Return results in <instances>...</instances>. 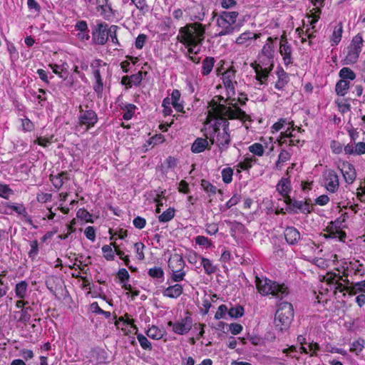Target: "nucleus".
Returning <instances> with one entry per match:
<instances>
[{
  "instance_id": "nucleus-1",
  "label": "nucleus",
  "mask_w": 365,
  "mask_h": 365,
  "mask_svg": "<svg viewBox=\"0 0 365 365\" xmlns=\"http://www.w3.org/2000/svg\"><path fill=\"white\" fill-rule=\"evenodd\" d=\"M205 34V26L200 23L195 22L181 27L177 38L180 43L188 47L189 54H197L199 49L195 51L194 48L202 43Z\"/></svg>"
},
{
  "instance_id": "nucleus-2",
  "label": "nucleus",
  "mask_w": 365,
  "mask_h": 365,
  "mask_svg": "<svg viewBox=\"0 0 365 365\" xmlns=\"http://www.w3.org/2000/svg\"><path fill=\"white\" fill-rule=\"evenodd\" d=\"M209 106L211 109L209 110L208 116L212 118L222 115H227L230 119L247 120L250 118L245 111L235 105H233L235 109H232V107H227L226 105L217 103L212 99L209 103Z\"/></svg>"
},
{
  "instance_id": "nucleus-3",
  "label": "nucleus",
  "mask_w": 365,
  "mask_h": 365,
  "mask_svg": "<svg viewBox=\"0 0 365 365\" xmlns=\"http://www.w3.org/2000/svg\"><path fill=\"white\" fill-rule=\"evenodd\" d=\"M255 283L258 292L262 295L272 294L276 298L282 299L288 294L287 288L284 284H279L267 277H256Z\"/></svg>"
},
{
  "instance_id": "nucleus-4",
  "label": "nucleus",
  "mask_w": 365,
  "mask_h": 365,
  "mask_svg": "<svg viewBox=\"0 0 365 365\" xmlns=\"http://www.w3.org/2000/svg\"><path fill=\"white\" fill-rule=\"evenodd\" d=\"M294 318V309L291 303L281 302L275 312L274 324L277 329L282 331L289 329Z\"/></svg>"
},
{
  "instance_id": "nucleus-5",
  "label": "nucleus",
  "mask_w": 365,
  "mask_h": 365,
  "mask_svg": "<svg viewBox=\"0 0 365 365\" xmlns=\"http://www.w3.org/2000/svg\"><path fill=\"white\" fill-rule=\"evenodd\" d=\"M226 117L228 118L227 115H222L215 117L214 118L216 119V122L214 125L209 126V128L207 129L205 135L210 139L212 144H214L215 143L214 135L217 133V132L220 131V125L222 128V132L229 131L230 123Z\"/></svg>"
},
{
  "instance_id": "nucleus-6",
  "label": "nucleus",
  "mask_w": 365,
  "mask_h": 365,
  "mask_svg": "<svg viewBox=\"0 0 365 365\" xmlns=\"http://www.w3.org/2000/svg\"><path fill=\"white\" fill-rule=\"evenodd\" d=\"M78 125L81 126H86V130H88L91 128L93 127L98 122V115L96 113L91 110L87 109L83 110L82 106H79V115L78 117Z\"/></svg>"
},
{
  "instance_id": "nucleus-7",
  "label": "nucleus",
  "mask_w": 365,
  "mask_h": 365,
  "mask_svg": "<svg viewBox=\"0 0 365 365\" xmlns=\"http://www.w3.org/2000/svg\"><path fill=\"white\" fill-rule=\"evenodd\" d=\"M187 316L180 320L173 322L169 321L168 325L173 327V331L178 334L184 335L190 331L192 327V319L189 312Z\"/></svg>"
},
{
  "instance_id": "nucleus-8",
  "label": "nucleus",
  "mask_w": 365,
  "mask_h": 365,
  "mask_svg": "<svg viewBox=\"0 0 365 365\" xmlns=\"http://www.w3.org/2000/svg\"><path fill=\"white\" fill-rule=\"evenodd\" d=\"M108 26L105 22L97 24L93 31V41L96 44L104 45L108 39Z\"/></svg>"
},
{
  "instance_id": "nucleus-9",
  "label": "nucleus",
  "mask_w": 365,
  "mask_h": 365,
  "mask_svg": "<svg viewBox=\"0 0 365 365\" xmlns=\"http://www.w3.org/2000/svg\"><path fill=\"white\" fill-rule=\"evenodd\" d=\"M325 187L328 191L335 192L339 186V178L333 170H327L324 174Z\"/></svg>"
},
{
  "instance_id": "nucleus-10",
  "label": "nucleus",
  "mask_w": 365,
  "mask_h": 365,
  "mask_svg": "<svg viewBox=\"0 0 365 365\" xmlns=\"http://www.w3.org/2000/svg\"><path fill=\"white\" fill-rule=\"evenodd\" d=\"M279 53L283 56L284 63L287 66L292 63V47L287 42L286 36H281Z\"/></svg>"
},
{
  "instance_id": "nucleus-11",
  "label": "nucleus",
  "mask_w": 365,
  "mask_h": 365,
  "mask_svg": "<svg viewBox=\"0 0 365 365\" xmlns=\"http://www.w3.org/2000/svg\"><path fill=\"white\" fill-rule=\"evenodd\" d=\"M310 200H307L305 202L294 200L289 209L286 210L290 213H297L299 211L304 214L311 213L312 209L310 207Z\"/></svg>"
},
{
  "instance_id": "nucleus-12",
  "label": "nucleus",
  "mask_w": 365,
  "mask_h": 365,
  "mask_svg": "<svg viewBox=\"0 0 365 365\" xmlns=\"http://www.w3.org/2000/svg\"><path fill=\"white\" fill-rule=\"evenodd\" d=\"M235 77V71L233 68L227 69L222 74V81L225 87L227 89V95H235V90L232 83L233 78Z\"/></svg>"
},
{
  "instance_id": "nucleus-13",
  "label": "nucleus",
  "mask_w": 365,
  "mask_h": 365,
  "mask_svg": "<svg viewBox=\"0 0 365 365\" xmlns=\"http://www.w3.org/2000/svg\"><path fill=\"white\" fill-rule=\"evenodd\" d=\"M340 170L343 174L345 181L349 184H351L356 177L354 165L348 162H345L342 163Z\"/></svg>"
},
{
  "instance_id": "nucleus-14",
  "label": "nucleus",
  "mask_w": 365,
  "mask_h": 365,
  "mask_svg": "<svg viewBox=\"0 0 365 365\" xmlns=\"http://www.w3.org/2000/svg\"><path fill=\"white\" fill-rule=\"evenodd\" d=\"M284 235L286 242L290 245H296L300 240L301 235L299 230L292 226L285 228Z\"/></svg>"
},
{
  "instance_id": "nucleus-15",
  "label": "nucleus",
  "mask_w": 365,
  "mask_h": 365,
  "mask_svg": "<svg viewBox=\"0 0 365 365\" xmlns=\"http://www.w3.org/2000/svg\"><path fill=\"white\" fill-rule=\"evenodd\" d=\"M97 10L101 11V14L106 19H108L115 14L111 4H108V0H96Z\"/></svg>"
},
{
  "instance_id": "nucleus-16",
  "label": "nucleus",
  "mask_w": 365,
  "mask_h": 365,
  "mask_svg": "<svg viewBox=\"0 0 365 365\" xmlns=\"http://www.w3.org/2000/svg\"><path fill=\"white\" fill-rule=\"evenodd\" d=\"M217 145L221 152L226 150L230 144V135L229 132H217Z\"/></svg>"
},
{
  "instance_id": "nucleus-17",
  "label": "nucleus",
  "mask_w": 365,
  "mask_h": 365,
  "mask_svg": "<svg viewBox=\"0 0 365 365\" xmlns=\"http://www.w3.org/2000/svg\"><path fill=\"white\" fill-rule=\"evenodd\" d=\"M7 207L11 208L17 214L22 215L26 222L33 225V220L31 216L28 215L26 208L24 207L23 204L9 203L7 204Z\"/></svg>"
},
{
  "instance_id": "nucleus-18",
  "label": "nucleus",
  "mask_w": 365,
  "mask_h": 365,
  "mask_svg": "<svg viewBox=\"0 0 365 365\" xmlns=\"http://www.w3.org/2000/svg\"><path fill=\"white\" fill-rule=\"evenodd\" d=\"M183 292V288L181 284H175L172 286H169L163 291L164 297L175 299L180 297Z\"/></svg>"
},
{
  "instance_id": "nucleus-19",
  "label": "nucleus",
  "mask_w": 365,
  "mask_h": 365,
  "mask_svg": "<svg viewBox=\"0 0 365 365\" xmlns=\"http://www.w3.org/2000/svg\"><path fill=\"white\" fill-rule=\"evenodd\" d=\"M173 259L178 263L180 270L173 271V274L172 275V279L174 282H178L183 279L185 272H182L181 269L185 265V262L182 259V257L180 255H175L173 257Z\"/></svg>"
},
{
  "instance_id": "nucleus-20",
  "label": "nucleus",
  "mask_w": 365,
  "mask_h": 365,
  "mask_svg": "<svg viewBox=\"0 0 365 365\" xmlns=\"http://www.w3.org/2000/svg\"><path fill=\"white\" fill-rule=\"evenodd\" d=\"M217 24L219 27H220L222 29L217 34L219 36H225L228 34H231L233 33L235 28L232 26V24L226 22L222 19H220V17L217 19Z\"/></svg>"
},
{
  "instance_id": "nucleus-21",
  "label": "nucleus",
  "mask_w": 365,
  "mask_h": 365,
  "mask_svg": "<svg viewBox=\"0 0 365 365\" xmlns=\"http://www.w3.org/2000/svg\"><path fill=\"white\" fill-rule=\"evenodd\" d=\"M206 138H197L191 146V150L194 153H200L203 152L208 145V142Z\"/></svg>"
},
{
  "instance_id": "nucleus-22",
  "label": "nucleus",
  "mask_w": 365,
  "mask_h": 365,
  "mask_svg": "<svg viewBox=\"0 0 365 365\" xmlns=\"http://www.w3.org/2000/svg\"><path fill=\"white\" fill-rule=\"evenodd\" d=\"M259 37V35L254 34L250 31H246L240 34V36L236 39V43L239 45H244L246 44L248 46L250 43H247L248 42H250L253 39H257Z\"/></svg>"
},
{
  "instance_id": "nucleus-23",
  "label": "nucleus",
  "mask_w": 365,
  "mask_h": 365,
  "mask_svg": "<svg viewBox=\"0 0 365 365\" xmlns=\"http://www.w3.org/2000/svg\"><path fill=\"white\" fill-rule=\"evenodd\" d=\"M277 190L282 196L287 195L291 190L289 178H282L277 185Z\"/></svg>"
},
{
  "instance_id": "nucleus-24",
  "label": "nucleus",
  "mask_w": 365,
  "mask_h": 365,
  "mask_svg": "<svg viewBox=\"0 0 365 365\" xmlns=\"http://www.w3.org/2000/svg\"><path fill=\"white\" fill-rule=\"evenodd\" d=\"M93 76L96 79V84L93 86V90L97 93L98 97H101V94L103 90V83L100 71L98 69L94 70Z\"/></svg>"
},
{
  "instance_id": "nucleus-25",
  "label": "nucleus",
  "mask_w": 365,
  "mask_h": 365,
  "mask_svg": "<svg viewBox=\"0 0 365 365\" xmlns=\"http://www.w3.org/2000/svg\"><path fill=\"white\" fill-rule=\"evenodd\" d=\"M256 73V79L260 82V84L264 83V80H266L268 77L271 68H262L260 65H257L255 68Z\"/></svg>"
},
{
  "instance_id": "nucleus-26",
  "label": "nucleus",
  "mask_w": 365,
  "mask_h": 365,
  "mask_svg": "<svg viewBox=\"0 0 365 365\" xmlns=\"http://www.w3.org/2000/svg\"><path fill=\"white\" fill-rule=\"evenodd\" d=\"M347 49L348 51L345 60L349 63H356L358 60L359 53H361V50L350 46H348Z\"/></svg>"
},
{
  "instance_id": "nucleus-27",
  "label": "nucleus",
  "mask_w": 365,
  "mask_h": 365,
  "mask_svg": "<svg viewBox=\"0 0 365 365\" xmlns=\"http://www.w3.org/2000/svg\"><path fill=\"white\" fill-rule=\"evenodd\" d=\"M343 33V24L342 22H339L334 28L333 34L331 37V46L337 45L342 36Z\"/></svg>"
},
{
  "instance_id": "nucleus-28",
  "label": "nucleus",
  "mask_w": 365,
  "mask_h": 365,
  "mask_svg": "<svg viewBox=\"0 0 365 365\" xmlns=\"http://www.w3.org/2000/svg\"><path fill=\"white\" fill-rule=\"evenodd\" d=\"M349 81L339 80L335 86V92L338 96H344L349 88Z\"/></svg>"
},
{
  "instance_id": "nucleus-29",
  "label": "nucleus",
  "mask_w": 365,
  "mask_h": 365,
  "mask_svg": "<svg viewBox=\"0 0 365 365\" xmlns=\"http://www.w3.org/2000/svg\"><path fill=\"white\" fill-rule=\"evenodd\" d=\"M215 60L213 57L207 56L202 61V76L209 75L214 66Z\"/></svg>"
},
{
  "instance_id": "nucleus-30",
  "label": "nucleus",
  "mask_w": 365,
  "mask_h": 365,
  "mask_svg": "<svg viewBox=\"0 0 365 365\" xmlns=\"http://www.w3.org/2000/svg\"><path fill=\"white\" fill-rule=\"evenodd\" d=\"M165 332L163 329H160L156 326H152L146 331V334L151 339L158 340L163 337Z\"/></svg>"
},
{
  "instance_id": "nucleus-31",
  "label": "nucleus",
  "mask_w": 365,
  "mask_h": 365,
  "mask_svg": "<svg viewBox=\"0 0 365 365\" xmlns=\"http://www.w3.org/2000/svg\"><path fill=\"white\" fill-rule=\"evenodd\" d=\"M238 15L237 11H222L219 17L233 25L236 22Z\"/></svg>"
},
{
  "instance_id": "nucleus-32",
  "label": "nucleus",
  "mask_w": 365,
  "mask_h": 365,
  "mask_svg": "<svg viewBox=\"0 0 365 365\" xmlns=\"http://www.w3.org/2000/svg\"><path fill=\"white\" fill-rule=\"evenodd\" d=\"M341 80L353 81L356 78V73L349 67L342 68L339 73Z\"/></svg>"
},
{
  "instance_id": "nucleus-33",
  "label": "nucleus",
  "mask_w": 365,
  "mask_h": 365,
  "mask_svg": "<svg viewBox=\"0 0 365 365\" xmlns=\"http://www.w3.org/2000/svg\"><path fill=\"white\" fill-rule=\"evenodd\" d=\"M33 309L31 307H27L22 308L20 312H16V314H19V318L18 321L24 324H26L31 319V314L29 312H31Z\"/></svg>"
},
{
  "instance_id": "nucleus-34",
  "label": "nucleus",
  "mask_w": 365,
  "mask_h": 365,
  "mask_svg": "<svg viewBox=\"0 0 365 365\" xmlns=\"http://www.w3.org/2000/svg\"><path fill=\"white\" fill-rule=\"evenodd\" d=\"M364 339L359 338L351 344L350 351L354 352L356 355H358L359 353L362 351L363 349L364 348Z\"/></svg>"
},
{
  "instance_id": "nucleus-35",
  "label": "nucleus",
  "mask_w": 365,
  "mask_h": 365,
  "mask_svg": "<svg viewBox=\"0 0 365 365\" xmlns=\"http://www.w3.org/2000/svg\"><path fill=\"white\" fill-rule=\"evenodd\" d=\"M27 283L25 281H21L16 284L15 287L16 295L19 298H24L27 291Z\"/></svg>"
},
{
  "instance_id": "nucleus-36",
  "label": "nucleus",
  "mask_w": 365,
  "mask_h": 365,
  "mask_svg": "<svg viewBox=\"0 0 365 365\" xmlns=\"http://www.w3.org/2000/svg\"><path fill=\"white\" fill-rule=\"evenodd\" d=\"M201 264L205 269V272L207 274H211L216 271V268L212 265L211 261L204 257H200Z\"/></svg>"
},
{
  "instance_id": "nucleus-37",
  "label": "nucleus",
  "mask_w": 365,
  "mask_h": 365,
  "mask_svg": "<svg viewBox=\"0 0 365 365\" xmlns=\"http://www.w3.org/2000/svg\"><path fill=\"white\" fill-rule=\"evenodd\" d=\"M175 216V209L168 208L164 211L159 217L158 220L160 222H168L170 221Z\"/></svg>"
},
{
  "instance_id": "nucleus-38",
  "label": "nucleus",
  "mask_w": 365,
  "mask_h": 365,
  "mask_svg": "<svg viewBox=\"0 0 365 365\" xmlns=\"http://www.w3.org/2000/svg\"><path fill=\"white\" fill-rule=\"evenodd\" d=\"M148 273L152 278L160 279L161 281H163L164 278V272L160 267H154L149 269Z\"/></svg>"
},
{
  "instance_id": "nucleus-39",
  "label": "nucleus",
  "mask_w": 365,
  "mask_h": 365,
  "mask_svg": "<svg viewBox=\"0 0 365 365\" xmlns=\"http://www.w3.org/2000/svg\"><path fill=\"white\" fill-rule=\"evenodd\" d=\"M131 2L136 6L140 11L145 14L149 11V6L148 5L146 0H130Z\"/></svg>"
},
{
  "instance_id": "nucleus-40",
  "label": "nucleus",
  "mask_w": 365,
  "mask_h": 365,
  "mask_svg": "<svg viewBox=\"0 0 365 365\" xmlns=\"http://www.w3.org/2000/svg\"><path fill=\"white\" fill-rule=\"evenodd\" d=\"M63 175H66V173L65 172H62L59 174H58L57 175H51V180L52 182V184L53 185L57 188V189H60L63 185Z\"/></svg>"
},
{
  "instance_id": "nucleus-41",
  "label": "nucleus",
  "mask_w": 365,
  "mask_h": 365,
  "mask_svg": "<svg viewBox=\"0 0 365 365\" xmlns=\"http://www.w3.org/2000/svg\"><path fill=\"white\" fill-rule=\"evenodd\" d=\"M244 308L242 306L238 305L235 307L231 308L228 311V314L231 318H239L243 316L244 314Z\"/></svg>"
},
{
  "instance_id": "nucleus-42",
  "label": "nucleus",
  "mask_w": 365,
  "mask_h": 365,
  "mask_svg": "<svg viewBox=\"0 0 365 365\" xmlns=\"http://www.w3.org/2000/svg\"><path fill=\"white\" fill-rule=\"evenodd\" d=\"M137 339L140 343V346L145 350H151L152 345L148 339L142 334H136Z\"/></svg>"
},
{
  "instance_id": "nucleus-43",
  "label": "nucleus",
  "mask_w": 365,
  "mask_h": 365,
  "mask_svg": "<svg viewBox=\"0 0 365 365\" xmlns=\"http://www.w3.org/2000/svg\"><path fill=\"white\" fill-rule=\"evenodd\" d=\"M288 83V76L286 73L282 71V74H279L278 81L275 83V88L278 90L282 89Z\"/></svg>"
},
{
  "instance_id": "nucleus-44",
  "label": "nucleus",
  "mask_w": 365,
  "mask_h": 365,
  "mask_svg": "<svg viewBox=\"0 0 365 365\" xmlns=\"http://www.w3.org/2000/svg\"><path fill=\"white\" fill-rule=\"evenodd\" d=\"M233 170L231 168H225L222 170V178L225 183H230L232 180Z\"/></svg>"
},
{
  "instance_id": "nucleus-45",
  "label": "nucleus",
  "mask_w": 365,
  "mask_h": 365,
  "mask_svg": "<svg viewBox=\"0 0 365 365\" xmlns=\"http://www.w3.org/2000/svg\"><path fill=\"white\" fill-rule=\"evenodd\" d=\"M118 29V26L116 25L110 26L108 29V37H110L112 43L120 46V43L117 38V31Z\"/></svg>"
},
{
  "instance_id": "nucleus-46",
  "label": "nucleus",
  "mask_w": 365,
  "mask_h": 365,
  "mask_svg": "<svg viewBox=\"0 0 365 365\" xmlns=\"http://www.w3.org/2000/svg\"><path fill=\"white\" fill-rule=\"evenodd\" d=\"M201 186L203 190L207 192L212 195H215L217 192V187L211 184L208 180H201Z\"/></svg>"
},
{
  "instance_id": "nucleus-47",
  "label": "nucleus",
  "mask_w": 365,
  "mask_h": 365,
  "mask_svg": "<svg viewBox=\"0 0 365 365\" xmlns=\"http://www.w3.org/2000/svg\"><path fill=\"white\" fill-rule=\"evenodd\" d=\"M268 41L270 43H267L262 48V53L266 56L267 58H272L274 53L273 46L272 45V38L271 37L268 38Z\"/></svg>"
},
{
  "instance_id": "nucleus-48",
  "label": "nucleus",
  "mask_w": 365,
  "mask_h": 365,
  "mask_svg": "<svg viewBox=\"0 0 365 365\" xmlns=\"http://www.w3.org/2000/svg\"><path fill=\"white\" fill-rule=\"evenodd\" d=\"M249 150L252 153H253L257 156H262L264 154V148L262 144L258 143H255L252 144V145H250L249 147Z\"/></svg>"
},
{
  "instance_id": "nucleus-49",
  "label": "nucleus",
  "mask_w": 365,
  "mask_h": 365,
  "mask_svg": "<svg viewBox=\"0 0 365 365\" xmlns=\"http://www.w3.org/2000/svg\"><path fill=\"white\" fill-rule=\"evenodd\" d=\"M130 77V81H128V87L130 88L133 86H138L142 81V73L139 71L138 73L131 75Z\"/></svg>"
},
{
  "instance_id": "nucleus-50",
  "label": "nucleus",
  "mask_w": 365,
  "mask_h": 365,
  "mask_svg": "<svg viewBox=\"0 0 365 365\" xmlns=\"http://www.w3.org/2000/svg\"><path fill=\"white\" fill-rule=\"evenodd\" d=\"M256 162V158L254 157L246 158L243 161L240 162L238 166L242 170L250 169L254 163Z\"/></svg>"
},
{
  "instance_id": "nucleus-51",
  "label": "nucleus",
  "mask_w": 365,
  "mask_h": 365,
  "mask_svg": "<svg viewBox=\"0 0 365 365\" xmlns=\"http://www.w3.org/2000/svg\"><path fill=\"white\" fill-rule=\"evenodd\" d=\"M14 191L9 187L8 185L2 184L0 182V197L8 199L10 195H13Z\"/></svg>"
},
{
  "instance_id": "nucleus-52",
  "label": "nucleus",
  "mask_w": 365,
  "mask_h": 365,
  "mask_svg": "<svg viewBox=\"0 0 365 365\" xmlns=\"http://www.w3.org/2000/svg\"><path fill=\"white\" fill-rule=\"evenodd\" d=\"M31 250L29 252V257L32 259H34L38 253V243L36 240L30 242Z\"/></svg>"
},
{
  "instance_id": "nucleus-53",
  "label": "nucleus",
  "mask_w": 365,
  "mask_h": 365,
  "mask_svg": "<svg viewBox=\"0 0 365 365\" xmlns=\"http://www.w3.org/2000/svg\"><path fill=\"white\" fill-rule=\"evenodd\" d=\"M102 252L104 254V257L107 260H113L114 259V253H113V251L110 245H103L102 247Z\"/></svg>"
},
{
  "instance_id": "nucleus-54",
  "label": "nucleus",
  "mask_w": 365,
  "mask_h": 365,
  "mask_svg": "<svg viewBox=\"0 0 365 365\" xmlns=\"http://www.w3.org/2000/svg\"><path fill=\"white\" fill-rule=\"evenodd\" d=\"M335 102L337 104L339 110L341 113H345L351 110V105L349 103H346L342 100H336Z\"/></svg>"
},
{
  "instance_id": "nucleus-55",
  "label": "nucleus",
  "mask_w": 365,
  "mask_h": 365,
  "mask_svg": "<svg viewBox=\"0 0 365 365\" xmlns=\"http://www.w3.org/2000/svg\"><path fill=\"white\" fill-rule=\"evenodd\" d=\"M195 243L206 248L210 247L212 245L207 237L202 235H198L195 237Z\"/></svg>"
},
{
  "instance_id": "nucleus-56",
  "label": "nucleus",
  "mask_w": 365,
  "mask_h": 365,
  "mask_svg": "<svg viewBox=\"0 0 365 365\" xmlns=\"http://www.w3.org/2000/svg\"><path fill=\"white\" fill-rule=\"evenodd\" d=\"M147 36L144 34H140L135 39V46L138 49H141L146 41Z\"/></svg>"
},
{
  "instance_id": "nucleus-57",
  "label": "nucleus",
  "mask_w": 365,
  "mask_h": 365,
  "mask_svg": "<svg viewBox=\"0 0 365 365\" xmlns=\"http://www.w3.org/2000/svg\"><path fill=\"white\" fill-rule=\"evenodd\" d=\"M134 247L136 250V252L138 254V258L140 260H143L145 258V255L143 253V249L145 247V245L142 242H136L134 244Z\"/></svg>"
},
{
  "instance_id": "nucleus-58",
  "label": "nucleus",
  "mask_w": 365,
  "mask_h": 365,
  "mask_svg": "<svg viewBox=\"0 0 365 365\" xmlns=\"http://www.w3.org/2000/svg\"><path fill=\"white\" fill-rule=\"evenodd\" d=\"M133 223L135 227L141 230L145 227L146 225V220L145 218L138 216L134 218Z\"/></svg>"
},
{
  "instance_id": "nucleus-59",
  "label": "nucleus",
  "mask_w": 365,
  "mask_h": 365,
  "mask_svg": "<svg viewBox=\"0 0 365 365\" xmlns=\"http://www.w3.org/2000/svg\"><path fill=\"white\" fill-rule=\"evenodd\" d=\"M227 312V307L225 304H221L215 314V319H220L223 318Z\"/></svg>"
},
{
  "instance_id": "nucleus-60",
  "label": "nucleus",
  "mask_w": 365,
  "mask_h": 365,
  "mask_svg": "<svg viewBox=\"0 0 365 365\" xmlns=\"http://www.w3.org/2000/svg\"><path fill=\"white\" fill-rule=\"evenodd\" d=\"M118 277L120 282L124 283L125 281L128 280L130 275L125 268H121L118 272Z\"/></svg>"
},
{
  "instance_id": "nucleus-61",
  "label": "nucleus",
  "mask_w": 365,
  "mask_h": 365,
  "mask_svg": "<svg viewBox=\"0 0 365 365\" xmlns=\"http://www.w3.org/2000/svg\"><path fill=\"white\" fill-rule=\"evenodd\" d=\"M22 129L24 131H31L34 128V123L27 118L22 119Z\"/></svg>"
},
{
  "instance_id": "nucleus-62",
  "label": "nucleus",
  "mask_w": 365,
  "mask_h": 365,
  "mask_svg": "<svg viewBox=\"0 0 365 365\" xmlns=\"http://www.w3.org/2000/svg\"><path fill=\"white\" fill-rule=\"evenodd\" d=\"M362 43H363L362 37L359 35H356L353 38V39L351 41V43L350 44V46L355 47L358 49L361 50Z\"/></svg>"
},
{
  "instance_id": "nucleus-63",
  "label": "nucleus",
  "mask_w": 365,
  "mask_h": 365,
  "mask_svg": "<svg viewBox=\"0 0 365 365\" xmlns=\"http://www.w3.org/2000/svg\"><path fill=\"white\" fill-rule=\"evenodd\" d=\"M230 331L233 335H237L242 331V326L237 323H232L229 325Z\"/></svg>"
},
{
  "instance_id": "nucleus-64",
  "label": "nucleus",
  "mask_w": 365,
  "mask_h": 365,
  "mask_svg": "<svg viewBox=\"0 0 365 365\" xmlns=\"http://www.w3.org/2000/svg\"><path fill=\"white\" fill-rule=\"evenodd\" d=\"M84 234L88 240H90L93 242L95 240L96 232H95V229L93 228V227L88 226V227H86L85 230Z\"/></svg>"
}]
</instances>
